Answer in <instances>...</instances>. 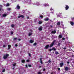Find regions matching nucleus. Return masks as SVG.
<instances>
[{
	"label": "nucleus",
	"instance_id": "36",
	"mask_svg": "<svg viewBox=\"0 0 74 74\" xmlns=\"http://www.w3.org/2000/svg\"><path fill=\"white\" fill-rule=\"evenodd\" d=\"M43 71H45V68H44L43 69Z\"/></svg>",
	"mask_w": 74,
	"mask_h": 74
},
{
	"label": "nucleus",
	"instance_id": "43",
	"mask_svg": "<svg viewBox=\"0 0 74 74\" xmlns=\"http://www.w3.org/2000/svg\"><path fill=\"white\" fill-rule=\"evenodd\" d=\"M40 5V4L39 3H38V5Z\"/></svg>",
	"mask_w": 74,
	"mask_h": 74
},
{
	"label": "nucleus",
	"instance_id": "40",
	"mask_svg": "<svg viewBox=\"0 0 74 74\" xmlns=\"http://www.w3.org/2000/svg\"><path fill=\"white\" fill-rule=\"evenodd\" d=\"M60 43H59L58 44V46H60Z\"/></svg>",
	"mask_w": 74,
	"mask_h": 74
},
{
	"label": "nucleus",
	"instance_id": "33",
	"mask_svg": "<svg viewBox=\"0 0 74 74\" xmlns=\"http://www.w3.org/2000/svg\"><path fill=\"white\" fill-rule=\"evenodd\" d=\"M40 17L41 18H43V16L42 15H41L40 16Z\"/></svg>",
	"mask_w": 74,
	"mask_h": 74
},
{
	"label": "nucleus",
	"instance_id": "14",
	"mask_svg": "<svg viewBox=\"0 0 74 74\" xmlns=\"http://www.w3.org/2000/svg\"><path fill=\"white\" fill-rule=\"evenodd\" d=\"M6 16H7V14H5L3 15V16L2 17H5Z\"/></svg>",
	"mask_w": 74,
	"mask_h": 74
},
{
	"label": "nucleus",
	"instance_id": "10",
	"mask_svg": "<svg viewBox=\"0 0 74 74\" xmlns=\"http://www.w3.org/2000/svg\"><path fill=\"white\" fill-rule=\"evenodd\" d=\"M38 30H39V31H41V30H42V27H39L38 28Z\"/></svg>",
	"mask_w": 74,
	"mask_h": 74
},
{
	"label": "nucleus",
	"instance_id": "52",
	"mask_svg": "<svg viewBox=\"0 0 74 74\" xmlns=\"http://www.w3.org/2000/svg\"><path fill=\"white\" fill-rule=\"evenodd\" d=\"M18 41H21V39H18Z\"/></svg>",
	"mask_w": 74,
	"mask_h": 74
},
{
	"label": "nucleus",
	"instance_id": "35",
	"mask_svg": "<svg viewBox=\"0 0 74 74\" xmlns=\"http://www.w3.org/2000/svg\"><path fill=\"white\" fill-rule=\"evenodd\" d=\"M28 66H29V67H32V65H28Z\"/></svg>",
	"mask_w": 74,
	"mask_h": 74
},
{
	"label": "nucleus",
	"instance_id": "19",
	"mask_svg": "<svg viewBox=\"0 0 74 74\" xmlns=\"http://www.w3.org/2000/svg\"><path fill=\"white\" fill-rule=\"evenodd\" d=\"M60 25V22H58V23H57V25L58 26H59Z\"/></svg>",
	"mask_w": 74,
	"mask_h": 74
},
{
	"label": "nucleus",
	"instance_id": "23",
	"mask_svg": "<svg viewBox=\"0 0 74 74\" xmlns=\"http://www.w3.org/2000/svg\"><path fill=\"white\" fill-rule=\"evenodd\" d=\"M44 6H45V7H46V6H48V5L47 4H44Z\"/></svg>",
	"mask_w": 74,
	"mask_h": 74
},
{
	"label": "nucleus",
	"instance_id": "58",
	"mask_svg": "<svg viewBox=\"0 0 74 74\" xmlns=\"http://www.w3.org/2000/svg\"><path fill=\"white\" fill-rule=\"evenodd\" d=\"M74 55H73L72 56V57H74Z\"/></svg>",
	"mask_w": 74,
	"mask_h": 74
},
{
	"label": "nucleus",
	"instance_id": "56",
	"mask_svg": "<svg viewBox=\"0 0 74 74\" xmlns=\"http://www.w3.org/2000/svg\"><path fill=\"white\" fill-rule=\"evenodd\" d=\"M59 14H62V13H59Z\"/></svg>",
	"mask_w": 74,
	"mask_h": 74
},
{
	"label": "nucleus",
	"instance_id": "27",
	"mask_svg": "<svg viewBox=\"0 0 74 74\" xmlns=\"http://www.w3.org/2000/svg\"><path fill=\"white\" fill-rule=\"evenodd\" d=\"M14 24H12L11 25V26L12 27H14Z\"/></svg>",
	"mask_w": 74,
	"mask_h": 74
},
{
	"label": "nucleus",
	"instance_id": "60",
	"mask_svg": "<svg viewBox=\"0 0 74 74\" xmlns=\"http://www.w3.org/2000/svg\"><path fill=\"white\" fill-rule=\"evenodd\" d=\"M29 4H31V3H29Z\"/></svg>",
	"mask_w": 74,
	"mask_h": 74
},
{
	"label": "nucleus",
	"instance_id": "55",
	"mask_svg": "<svg viewBox=\"0 0 74 74\" xmlns=\"http://www.w3.org/2000/svg\"><path fill=\"white\" fill-rule=\"evenodd\" d=\"M2 6L1 5H0V7H2Z\"/></svg>",
	"mask_w": 74,
	"mask_h": 74
},
{
	"label": "nucleus",
	"instance_id": "29",
	"mask_svg": "<svg viewBox=\"0 0 74 74\" xmlns=\"http://www.w3.org/2000/svg\"><path fill=\"white\" fill-rule=\"evenodd\" d=\"M36 45H37V43H35L33 44V45L34 46Z\"/></svg>",
	"mask_w": 74,
	"mask_h": 74
},
{
	"label": "nucleus",
	"instance_id": "6",
	"mask_svg": "<svg viewBox=\"0 0 74 74\" xmlns=\"http://www.w3.org/2000/svg\"><path fill=\"white\" fill-rule=\"evenodd\" d=\"M60 67H62L63 65H64V64L63 62H61L60 64Z\"/></svg>",
	"mask_w": 74,
	"mask_h": 74
},
{
	"label": "nucleus",
	"instance_id": "8",
	"mask_svg": "<svg viewBox=\"0 0 74 74\" xmlns=\"http://www.w3.org/2000/svg\"><path fill=\"white\" fill-rule=\"evenodd\" d=\"M42 21H39V22H38V24L39 25H41V24H42Z\"/></svg>",
	"mask_w": 74,
	"mask_h": 74
},
{
	"label": "nucleus",
	"instance_id": "20",
	"mask_svg": "<svg viewBox=\"0 0 74 74\" xmlns=\"http://www.w3.org/2000/svg\"><path fill=\"white\" fill-rule=\"evenodd\" d=\"M55 54L56 55H58L59 54V52L58 51H56L55 52Z\"/></svg>",
	"mask_w": 74,
	"mask_h": 74
},
{
	"label": "nucleus",
	"instance_id": "18",
	"mask_svg": "<svg viewBox=\"0 0 74 74\" xmlns=\"http://www.w3.org/2000/svg\"><path fill=\"white\" fill-rule=\"evenodd\" d=\"M48 20H49V19L48 18L44 19V21H48Z\"/></svg>",
	"mask_w": 74,
	"mask_h": 74
},
{
	"label": "nucleus",
	"instance_id": "12",
	"mask_svg": "<svg viewBox=\"0 0 74 74\" xmlns=\"http://www.w3.org/2000/svg\"><path fill=\"white\" fill-rule=\"evenodd\" d=\"M21 18H24V16H23V15H21L19 16L18 18H21Z\"/></svg>",
	"mask_w": 74,
	"mask_h": 74
},
{
	"label": "nucleus",
	"instance_id": "4",
	"mask_svg": "<svg viewBox=\"0 0 74 74\" xmlns=\"http://www.w3.org/2000/svg\"><path fill=\"white\" fill-rule=\"evenodd\" d=\"M65 10H68L69 8V6H68V5H65Z\"/></svg>",
	"mask_w": 74,
	"mask_h": 74
},
{
	"label": "nucleus",
	"instance_id": "11",
	"mask_svg": "<svg viewBox=\"0 0 74 74\" xmlns=\"http://www.w3.org/2000/svg\"><path fill=\"white\" fill-rule=\"evenodd\" d=\"M68 70H69V68H68V67H66L65 68V71H68Z\"/></svg>",
	"mask_w": 74,
	"mask_h": 74
},
{
	"label": "nucleus",
	"instance_id": "38",
	"mask_svg": "<svg viewBox=\"0 0 74 74\" xmlns=\"http://www.w3.org/2000/svg\"><path fill=\"white\" fill-rule=\"evenodd\" d=\"M26 62H29V60H27L26 61Z\"/></svg>",
	"mask_w": 74,
	"mask_h": 74
},
{
	"label": "nucleus",
	"instance_id": "53",
	"mask_svg": "<svg viewBox=\"0 0 74 74\" xmlns=\"http://www.w3.org/2000/svg\"><path fill=\"white\" fill-rule=\"evenodd\" d=\"M50 27H53V26H52V25H50Z\"/></svg>",
	"mask_w": 74,
	"mask_h": 74
},
{
	"label": "nucleus",
	"instance_id": "34",
	"mask_svg": "<svg viewBox=\"0 0 74 74\" xmlns=\"http://www.w3.org/2000/svg\"><path fill=\"white\" fill-rule=\"evenodd\" d=\"M38 74H42V73H41V72H38Z\"/></svg>",
	"mask_w": 74,
	"mask_h": 74
},
{
	"label": "nucleus",
	"instance_id": "26",
	"mask_svg": "<svg viewBox=\"0 0 74 74\" xmlns=\"http://www.w3.org/2000/svg\"><path fill=\"white\" fill-rule=\"evenodd\" d=\"M9 6H10V4H9V3H8L6 4V7H8Z\"/></svg>",
	"mask_w": 74,
	"mask_h": 74
},
{
	"label": "nucleus",
	"instance_id": "50",
	"mask_svg": "<svg viewBox=\"0 0 74 74\" xmlns=\"http://www.w3.org/2000/svg\"><path fill=\"white\" fill-rule=\"evenodd\" d=\"M15 46V47H17V46H18V45H17V44H16Z\"/></svg>",
	"mask_w": 74,
	"mask_h": 74
},
{
	"label": "nucleus",
	"instance_id": "31",
	"mask_svg": "<svg viewBox=\"0 0 74 74\" xmlns=\"http://www.w3.org/2000/svg\"><path fill=\"white\" fill-rule=\"evenodd\" d=\"M52 49H49V51H52Z\"/></svg>",
	"mask_w": 74,
	"mask_h": 74
},
{
	"label": "nucleus",
	"instance_id": "7",
	"mask_svg": "<svg viewBox=\"0 0 74 74\" xmlns=\"http://www.w3.org/2000/svg\"><path fill=\"white\" fill-rule=\"evenodd\" d=\"M70 23L72 26H73L74 25V22H73L71 21H70Z\"/></svg>",
	"mask_w": 74,
	"mask_h": 74
},
{
	"label": "nucleus",
	"instance_id": "2",
	"mask_svg": "<svg viewBox=\"0 0 74 74\" xmlns=\"http://www.w3.org/2000/svg\"><path fill=\"white\" fill-rule=\"evenodd\" d=\"M9 56V55L8 54H6V55L4 56L3 58L4 59H7L8 57Z\"/></svg>",
	"mask_w": 74,
	"mask_h": 74
},
{
	"label": "nucleus",
	"instance_id": "51",
	"mask_svg": "<svg viewBox=\"0 0 74 74\" xmlns=\"http://www.w3.org/2000/svg\"><path fill=\"white\" fill-rule=\"evenodd\" d=\"M67 63L68 64H69V63H70V62H67Z\"/></svg>",
	"mask_w": 74,
	"mask_h": 74
},
{
	"label": "nucleus",
	"instance_id": "39",
	"mask_svg": "<svg viewBox=\"0 0 74 74\" xmlns=\"http://www.w3.org/2000/svg\"><path fill=\"white\" fill-rule=\"evenodd\" d=\"M65 40V38H62V40Z\"/></svg>",
	"mask_w": 74,
	"mask_h": 74
},
{
	"label": "nucleus",
	"instance_id": "57",
	"mask_svg": "<svg viewBox=\"0 0 74 74\" xmlns=\"http://www.w3.org/2000/svg\"><path fill=\"white\" fill-rule=\"evenodd\" d=\"M48 63V62H45V63Z\"/></svg>",
	"mask_w": 74,
	"mask_h": 74
},
{
	"label": "nucleus",
	"instance_id": "15",
	"mask_svg": "<svg viewBox=\"0 0 74 74\" xmlns=\"http://www.w3.org/2000/svg\"><path fill=\"white\" fill-rule=\"evenodd\" d=\"M33 42H34V40H30L29 41V42H30V43H33Z\"/></svg>",
	"mask_w": 74,
	"mask_h": 74
},
{
	"label": "nucleus",
	"instance_id": "41",
	"mask_svg": "<svg viewBox=\"0 0 74 74\" xmlns=\"http://www.w3.org/2000/svg\"><path fill=\"white\" fill-rule=\"evenodd\" d=\"M3 48H5V45H3Z\"/></svg>",
	"mask_w": 74,
	"mask_h": 74
},
{
	"label": "nucleus",
	"instance_id": "64",
	"mask_svg": "<svg viewBox=\"0 0 74 74\" xmlns=\"http://www.w3.org/2000/svg\"><path fill=\"white\" fill-rule=\"evenodd\" d=\"M31 32H32V30H31Z\"/></svg>",
	"mask_w": 74,
	"mask_h": 74
},
{
	"label": "nucleus",
	"instance_id": "24",
	"mask_svg": "<svg viewBox=\"0 0 74 74\" xmlns=\"http://www.w3.org/2000/svg\"><path fill=\"white\" fill-rule=\"evenodd\" d=\"M25 61V60H22V63H24Z\"/></svg>",
	"mask_w": 74,
	"mask_h": 74
},
{
	"label": "nucleus",
	"instance_id": "45",
	"mask_svg": "<svg viewBox=\"0 0 74 74\" xmlns=\"http://www.w3.org/2000/svg\"><path fill=\"white\" fill-rule=\"evenodd\" d=\"M27 19H29V16H27Z\"/></svg>",
	"mask_w": 74,
	"mask_h": 74
},
{
	"label": "nucleus",
	"instance_id": "17",
	"mask_svg": "<svg viewBox=\"0 0 74 74\" xmlns=\"http://www.w3.org/2000/svg\"><path fill=\"white\" fill-rule=\"evenodd\" d=\"M11 45H9L8 46V49H10V48H11Z\"/></svg>",
	"mask_w": 74,
	"mask_h": 74
},
{
	"label": "nucleus",
	"instance_id": "32",
	"mask_svg": "<svg viewBox=\"0 0 74 74\" xmlns=\"http://www.w3.org/2000/svg\"><path fill=\"white\" fill-rule=\"evenodd\" d=\"M14 40H17V38H14Z\"/></svg>",
	"mask_w": 74,
	"mask_h": 74
},
{
	"label": "nucleus",
	"instance_id": "46",
	"mask_svg": "<svg viewBox=\"0 0 74 74\" xmlns=\"http://www.w3.org/2000/svg\"><path fill=\"white\" fill-rule=\"evenodd\" d=\"M25 66L27 68V64L25 65Z\"/></svg>",
	"mask_w": 74,
	"mask_h": 74
},
{
	"label": "nucleus",
	"instance_id": "30",
	"mask_svg": "<svg viewBox=\"0 0 74 74\" xmlns=\"http://www.w3.org/2000/svg\"><path fill=\"white\" fill-rule=\"evenodd\" d=\"M15 65H16V63H14V64H13V66H15Z\"/></svg>",
	"mask_w": 74,
	"mask_h": 74
},
{
	"label": "nucleus",
	"instance_id": "37",
	"mask_svg": "<svg viewBox=\"0 0 74 74\" xmlns=\"http://www.w3.org/2000/svg\"><path fill=\"white\" fill-rule=\"evenodd\" d=\"M2 72L4 73V72H5V69H3V70L2 71Z\"/></svg>",
	"mask_w": 74,
	"mask_h": 74
},
{
	"label": "nucleus",
	"instance_id": "9",
	"mask_svg": "<svg viewBox=\"0 0 74 74\" xmlns=\"http://www.w3.org/2000/svg\"><path fill=\"white\" fill-rule=\"evenodd\" d=\"M40 63L41 64H43V62H42V58H40Z\"/></svg>",
	"mask_w": 74,
	"mask_h": 74
},
{
	"label": "nucleus",
	"instance_id": "13",
	"mask_svg": "<svg viewBox=\"0 0 74 74\" xmlns=\"http://www.w3.org/2000/svg\"><path fill=\"white\" fill-rule=\"evenodd\" d=\"M62 37L63 36H62V35H60L58 36V37H59V38H62Z\"/></svg>",
	"mask_w": 74,
	"mask_h": 74
},
{
	"label": "nucleus",
	"instance_id": "59",
	"mask_svg": "<svg viewBox=\"0 0 74 74\" xmlns=\"http://www.w3.org/2000/svg\"><path fill=\"white\" fill-rule=\"evenodd\" d=\"M1 8L0 9V11H1Z\"/></svg>",
	"mask_w": 74,
	"mask_h": 74
},
{
	"label": "nucleus",
	"instance_id": "62",
	"mask_svg": "<svg viewBox=\"0 0 74 74\" xmlns=\"http://www.w3.org/2000/svg\"><path fill=\"white\" fill-rule=\"evenodd\" d=\"M36 5L35 4H34V5Z\"/></svg>",
	"mask_w": 74,
	"mask_h": 74
},
{
	"label": "nucleus",
	"instance_id": "54",
	"mask_svg": "<svg viewBox=\"0 0 74 74\" xmlns=\"http://www.w3.org/2000/svg\"><path fill=\"white\" fill-rule=\"evenodd\" d=\"M41 66H40L39 67V68H41Z\"/></svg>",
	"mask_w": 74,
	"mask_h": 74
},
{
	"label": "nucleus",
	"instance_id": "63",
	"mask_svg": "<svg viewBox=\"0 0 74 74\" xmlns=\"http://www.w3.org/2000/svg\"><path fill=\"white\" fill-rule=\"evenodd\" d=\"M1 15V14H0V16Z\"/></svg>",
	"mask_w": 74,
	"mask_h": 74
},
{
	"label": "nucleus",
	"instance_id": "16",
	"mask_svg": "<svg viewBox=\"0 0 74 74\" xmlns=\"http://www.w3.org/2000/svg\"><path fill=\"white\" fill-rule=\"evenodd\" d=\"M16 8L17 9H20V6L19 5H17L16 6Z\"/></svg>",
	"mask_w": 74,
	"mask_h": 74
},
{
	"label": "nucleus",
	"instance_id": "44",
	"mask_svg": "<svg viewBox=\"0 0 74 74\" xmlns=\"http://www.w3.org/2000/svg\"><path fill=\"white\" fill-rule=\"evenodd\" d=\"M29 56H30V57L31 56V54H30V53H29Z\"/></svg>",
	"mask_w": 74,
	"mask_h": 74
},
{
	"label": "nucleus",
	"instance_id": "49",
	"mask_svg": "<svg viewBox=\"0 0 74 74\" xmlns=\"http://www.w3.org/2000/svg\"><path fill=\"white\" fill-rule=\"evenodd\" d=\"M64 49H66V47H64V48H63Z\"/></svg>",
	"mask_w": 74,
	"mask_h": 74
},
{
	"label": "nucleus",
	"instance_id": "22",
	"mask_svg": "<svg viewBox=\"0 0 74 74\" xmlns=\"http://www.w3.org/2000/svg\"><path fill=\"white\" fill-rule=\"evenodd\" d=\"M52 50H54V51H56V49H55V48H52Z\"/></svg>",
	"mask_w": 74,
	"mask_h": 74
},
{
	"label": "nucleus",
	"instance_id": "42",
	"mask_svg": "<svg viewBox=\"0 0 74 74\" xmlns=\"http://www.w3.org/2000/svg\"><path fill=\"white\" fill-rule=\"evenodd\" d=\"M50 11H52V10H53V9L51 8L50 9Z\"/></svg>",
	"mask_w": 74,
	"mask_h": 74
},
{
	"label": "nucleus",
	"instance_id": "28",
	"mask_svg": "<svg viewBox=\"0 0 74 74\" xmlns=\"http://www.w3.org/2000/svg\"><path fill=\"white\" fill-rule=\"evenodd\" d=\"M49 63H51V60H49L48 61Z\"/></svg>",
	"mask_w": 74,
	"mask_h": 74
},
{
	"label": "nucleus",
	"instance_id": "47",
	"mask_svg": "<svg viewBox=\"0 0 74 74\" xmlns=\"http://www.w3.org/2000/svg\"><path fill=\"white\" fill-rule=\"evenodd\" d=\"M11 34H13V32H11Z\"/></svg>",
	"mask_w": 74,
	"mask_h": 74
},
{
	"label": "nucleus",
	"instance_id": "21",
	"mask_svg": "<svg viewBox=\"0 0 74 74\" xmlns=\"http://www.w3.org/2000/svg\"><path fill=\"white\" fill-rule=\"evenodd\" d=\"M7 10L8 11H10L11 10V8H7Z\"/></svg>",
	"mask_w": 74,
	"mask_h": 74
},
{
	"label": "nucleus",
	"instance_id": "5",
	"mask_svg": "<svg viewBox=\"0 0 74 74\" xmlns=\"http://www.w3.org/2000/svg\"><path fill=\"white\" fill-rule=\"evenodd\" d=\"M49 45H47L45 47V48L46 49H48L49 48Z\"/></svg>",
	"mask_w": 74,
	"mask_h": 74
},
{
	"label": "nucleus",
	"instance_id": "3",
	"mask_svg": "<svg viewBox=\"0 0 74 74\" xmlns=\"http://www.w3.org/2000/svg\"><path fill=\"white\" fill-rule=\"evenodd\" d=\"M56 33V30H54L51 32V34H55Z\"/></svg>",
	"mask_w": 74,
	"mask_h": 74
},
{
	"label": "nucleus",
	"instance_id": "25",
	"mask_svg": "<svg viewBox=\"0 0 74 74\" xmlns=\"http://www.w3.org/2000/svg\"><path fill=\"white\" fill-rule=\"evenodd\" d=\"M32 35V33H29V36H31Z\"/></svg>",
	"mask_w": 74,
	"mask_h": 74
},
{
	"label": "nucleus",
	"instance_id": "1",
	"mask_svg": "<svg viewBox=\"0 0 74 74\" xmlns=\"http://www.w3.org/2000/svg\"><path fill=\"white\" fill-rule=\"evenodd\" d=\"M56 42V40H54L53 42L51 43V44L49 46L50 48H51L54 45V44H55V42Z\"/></svg>",
	"mask_w": 74,
	"mask_h": 74
},
{
	"label": "nucleus",
	"instance_id": "48",
	"mask_svg": "<svg viewBox=\"0 0 74 74\" xmlns=\"http://www.w3.org/2000/svg\"><path fill=\"white\" fill-rule=\"evenodd\" d=\"M60 70V68H58V70Z\"/></svg>",
	"mask_w": 74,
	"mask_h": 74
},
{
	"label": "nucleus",
	"instance_id": "61",
	"mask_svg": "<svg viewBox=\"0 0 74 74\" xmlns=\"http://www.w3.org/2000/svg\"><path fill=\"white\" fill-rule=\"evenodd\" d=\"M51 74H53V73H51Z\"/></svg>",
	"mask_w": 74,
	"mask_h": 74
}]
</instances>
